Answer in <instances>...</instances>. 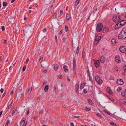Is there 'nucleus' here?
<instances>
[{"label":"nucleus","mask_w":126,"mask_h":126,"mask_svg":"<svg viewBox=\"0 0 126 126\" xmlns=\"http://www.w3.org/2000/svg\"><path fill=\"white\" fill-rule=\"evenodd\" d=\"M55 4L52 3L51 6L50 8H52L53 6L55 5Z\"/></svg>","instance_id":"56"},{"label":"nucleus","mask_w":126,"mask_h":126,"mask_svg":"<svg viewBox=\"0 0 126 126\" xmlns=\"http://www.w3.org/2000/svg\"><path fill=\"white\" fill-rule=\"evenodd\" d=\"M67 67V66L66 65H64L63 66V68L65 69H66V68Z\"/></svg>","instance_id":"64"},{"label":"nucleus","mask_w":126,"mask_h":126,"mask_svg":"<svg viewBox=\"0 0 126 126\" xmlns=\"http://www.w3.org/2000/svg\"><path fill=\"white\" fill-rule=\"evenodd\" d=\"M101 39V36H97L96 37L95 39V41L96 42H97L96 43V44L97 43L99 42V40Z\"/></svg>","instance_id":"18"},{"label":"nucleus","mask_w":126,"mask_h":126,"mask_svg":"<svg viewBox=\"0 0 126 126\" xmlns=\"http://www.w3.org/2000/svg\"><path fill=\"white\" fill-rule=\"evenodd\" d=\"M88 102L91 105L92 104V101H91V100L90 99L88 100Z\"/></svg>","instance_id":"39"},{"label":"nucleus","mask_w":126,"mask_h":126,"mask_svg":"<svg viewBox=\"0 0 126 126\" xmlns=\"http://www.w3.org/2000/svg\"><path fill=\"white\" fill-rule=\"evenodd\" d=\"M85 108L86 110L87 111H89L90 110V109L87 108L86 107Z\"/></svg>","instance_id":"48"},{"label":"nucleus","mask_w":126,"mask_h":126,"mask_svg":"<svg viewBox=\"0 0 126 126\" xmlns=\"http://www.w3.org/2000/svg\"><path fill=\"white\" fill-rule=\"evenodd\" d=\"M62 75H61L60 76H58V78L59 79H61L62 78Z\"/></svg>","instance_id":"58"},{"label":"nucleus","mask_w":126,"mask_h":126,"mask_svg":"<svg viewBox=\"0 0 126 126\" xmlns=\"http://www.w3.org/2000/svg\"><path fill=\"white\" fill-rule=\"evenodd\" d=\"M89 78V79L92 82H93V80L92 79V78L90 76V74L89 73V75H88Z\"/></svg>","instance_id":"40"},{"label":"nucleus","mask_w":126,"mask_h":126,"mask_svg":"<svg viewBox=\"0 0 126 126\" xmlns=\"http://www.w3.org/2000/svg\"><path fill=\"white\" fill-rule=\"evenodd\" d=\"M87 74L88 75H89V73H90V72H92L93 71L92 68V67H90V70H89L88 67L87 66Z\"/></svg>","instance_id":"7"},{"label":"nucleus","mask_w":126,"mask_h":126,"mask_svg":"<svg viewBox=\"0 0 126 126\" xmlns=\"http://www.w3.org/2000/svg\"><path fill=\"white\" fill-rule=\"evenodd\" d=\"M117 82L118 84L120 85H123L124 83L123 80L120 79L117 80Z\"/></svg>","instance_id":"6"},{"label":"nucleus","mask_w":126,"mask_h":126,"mask_svg":"<svg viewBox=\"0 0 126 126\" xmlns=\"http://www.w3.org/2000/svg\"><path fill=\"white\" fill-rule=\"evenodd\" d=\"M24 35L29 36L32 34V31L29 28H26L23 30Z\"/></svg>","instance_id":"2"},{"label":"nucleus","mask_w":126,"mask_h":126,"mask_svg":"<svg viewBox=\"0 0 126 126\" xmlns=\"http://www.w3.org/2000/svg\"><path fill=\"white\" fill-rule=\"evenodd\" d=\"M22 87L21 86H20L18 87V90H19V91L20 92L21 91L22 89Z\"/></svg>","instance_id":"42"},{"label":"nucleus","mask_w":126,"mask_h":126,"mask_svg":"<svg viewBox=\"0 0 126 126\" xmlns=\"http://www.w3.org/2000/svg\"><path fill=\"white\" fill-rule=\"evenodd\" d=\"M63 41L64 43H65L66 44L68 43V41L67 40H66V38L65 37H64L63 38Z\"/></svg>","instance_id":"23"},{"label":"nucleus","mask_w":126,"mask_h":126,"mask_svg":"<svg viewBox=\"0 0 126 126\" xmlns=\"http://www.w3.org/2000/svg\"><path fill=\"white\" fill-rule=\"evenodd\" d=\"M8 4L7 2H4L3 3V5L4 7L7 6Z\"/></svg>","instance_id":"33"},{"label":"nucleus","mask_w":126,"mask_h":126,"mask_svg":"<svg viewBox=\"0 0 126 126\" xmlns=\"http://www.w3.org/2000/svg\"><path fill=\"white\" fill-rule=\"evenodd\" d=\"M121 95L122 96L124 97H126V92L125 91H123L122 92Z\"/></svg>","instance_id":"17"},{"label":"nucleus","mask_w":126,"mask_h":126,"mask_svg":"<svg viewBox=\"0 0 126 126\" xmlns=\"http://www.w3.org/2000/svg\"><path fill=\"white\" fill-rule=\"evenodd\" d=\"M95 80L96 81V79H100V77H99V76H95Z\"/></svg>","instance_id":"35"},{"label":"nucleus","mask_w":126,"mask_h":126,"mask_svg":"<svg viewBox=\"0 0 126 126\" xmlns=\"http://www.w3.org/2000/svg\"><path fill=\"white\" fill-rule=\"evenodd\" d=\"M82 57L84 59V56H85V52L84 51H82Z\"/></svg>","instance_id":"44"},{"label":"nucleus","mask_w":126,"mask_h":126,"mask_svg":"<svg viewBox=\"0 0 126 126\" xmlns=\"http://www.w3.org/2000/svg\"><path fill=\"white\" fill-rule=\"evenodd\" d=\"M26 65H24V67H23V71H25V70L26 69Z\"/></svg>","instance_id":"45"},{"label":"nucleus","mask_w":126,"mask_h":126,"mask_svg":"<svg viewBox=\"0 0 126 126\" xmlns=\"http://www.w3.org/2000/svg\"><path fill=\"white\" fill-rule=\"evenodd\" d=\"M17 98H19L21 97L22 96V94L21 93H19L17 94Z\"/></svg>","instance_id":"27"},{"label":"nucleus","mask_w":126,"mask_h":126,"mask_svg":"<svg viewBox=\"0 0 126 126\" xmlns=\"http://www.w3.org/2000/svg\"><path fill=\"white\" fill-rule=\"evenodd\" d=\"M120 51L122 53H125L126 51V49L125 47L124 46H122L119 48Z\"/></svg>","instance_id":"5"},{"label":"nucleus","mask_w":126,"mask_h":126,"mask_svg":"<svg viewBox=\"0 0 126 126\" xmlns=\"http://www.w3.org/2000/svg\"><path fill=\"white\" fill-rule=\"evenodd\" d=\"M126 38V28L123 29L118 36L119 39H124Z\"/></svg>","instance_id":"1"},{"label":"nucleus","mask_w":126,"mask_h":126,"mask_svg":"<svg viewBox=\"0 0 126 126\" xmlns=\"http://www.w3.org/2000/svg\"><path fill=\"white\" fill-rule=\"evenodd\" d=\"M43 60V57L41 56L39 58V61L40 62V63H41L42 61Z\"/></svg>","instance_id":"29"},{"label":"nucleus","mask_w":126,"mask_h":126,"mask_svg":"<svg viewBox=\"0 0 126 126\" xmlns=\"http://www.w3.org/2000/svg\"><path fill=\"white\" fill-rule=\"evenodd\" d=\"M1 29L2 30V31H3L4 30H5V28L4 26H2L1 27Z\"/></svg>","instance_id":"52"},{"label":"nucleus","mask_w":126,"mask_h":126,"mask_svg":"<svg viewBox=\"0 0 126 126\" xmlns=\"http://www.w3.org/2000/svg\"><path fill=\"white\" fill-rule=\"evenodd\" d=\"M108 98L110 99V100H111V101H113V100H113V98H112V97H110V96H109L108 97Z\"/></svg>","instance_id":"49"},{"label":"nucleus","mask_w":126,"mask_h":126,"mask_svg":"<svg viewBox=\"0 0 126 126\" xmlns=\"http://www.w3.org/2000/svg\"><path fill=\"white\" fill-rule=\"evenodd\" d=\"M65 31L67 32L68 31V28L67 25H65Z\"/></svg>","instance_id":"31"},{"label":"nucleus","mask_w":126,"mask_h":126,"mask_svg":"<svg viewBox=\"0 0 126 126\" xmlns=\"http://www.w3.org/2000/svg\"><path fill=\"white\" fill-rule=\"evenodd\" d=\"M29 58H28L26 60V63L27 64L28 63V62H29Z\"/></svg>","instance_id":"51"},{"label":"nucleus","mask_w":126,"mask_h":126,"mask_svg":"<svg viewBox=\"0 0 126 126\" xmlns=\"http://www.w3.org/2000/svg\"><path fill=\"white\" fill-rule=\"evenodd\" d=\"M71 17L70 15L68 14H67L66 16V19L67 20H68Z\"/></svg>","instance_id":"21"},{"label":"nucleus","mask_w":126,"mask_h":126,"mask_svg":"<svg viewBox=\"0 0 126 126\" xmlns=\"http://www.w3.org/2000/svg\"><path fill=\"white\" fill-rule=\"evenodd\" d=\"M106 112L108 114V115H110V112L108 111L107 110L106 111Z\"/></svg>","instance_id":"57"},{"label":"nucleus","mask_w":126,"mask_h":126,"mask_svg":"<svg viewBox=\"0 0 126 126\" xmlns=\"http://www.w3.org/2000/svg\"><path fill=\"white\" fill-rule=\"evenodd\" d=\"M120 22L119 23L121 25V26L123 25L125 23H126V20H122L119 22Z\"/></svg>","instance_id":"9"},{"label":"nucleus","mask_w":126,"mask_h":126,"mask_svg":"<svg viewBox=\"0 0 126 126\" xmlns=\"http://www.w3.org/2000/svg\"><path fill=\"white\" fill-rule=\"evenodd\" d=\"M104 30L105 32L106 33H107L109 31H111L109 30V28L108 27H105L104 29Z\"/></svg>","instance_id":"16"},{"label":"nucleus","mask_w":126,"mask_h":126,"mask_svg":"<svg viewBox=\"0 0 126 126\" xmlns=\"http://www.w3.org/2000/svg\"><path fill=\"white\" fill-rule=\"evenodd\" d=\"M113 20L115 22H119L121 20L120 16H115L113 17Z\"/></svg>","instance_id":"4"},{"label":"nucleus","mask_w":126,"mask_h":126,"mask_svg":"<svg viewBox=\"0 0 126 126\" xmlns=\"http://www.w3.org/2000/svg\"><path fill=\"white\" fill-rule=\"evenodd\" d=\"M115 60L117 63H120V60L119 57L117 56H116L115 57Z\"/></svg>","instance_id":"10"},{"label":"nucleus","mask_w":126,"mask_h":126,"mask_svg":"<svg viewBox=\"0 0 126 126\" xmlns=\"http://www.w3.org/2000/svg\"><path fill=\"white\" fill-rule=\"evenodd\" d=\"M79 47H78L77 48V49L76 50V54H78L79 53Z\"/></svg>","instance_id":"37"},{"label":"nucleus","mask_w":126,"mask_h":126,"mask_svg":"<svg viewBox=\"0 0 126 126\" xmlns=\"http://www.w3.org/2000/svg\"><path fill=\"white\" fill-rule=\"evenodd\" d=\"M32 90V88L31 87L30 88H29L28 90V93L29 94L30 93H31V92Z\"/></svg>","instance_id":"41"},{"label":"nucleus","mask_w":126,"mask_h":126,"mask_svg":"<svg viewBox=\"0 0 126 126\" xmlns=\"http://www.w3.org/2000/svg\"><path fill=\"white\" fill-rule=\"evenodd\" d=\"M47 83V81H45L43 82V85H44L45 84Z\"/></svg>","instance_id":"61"},{"label":"nucleus","mask_w":126,"mask_h":126,"mask_svg":"<svg viewBox=\"0 0 126 126\" xmlns=\"http://www.w3.org/2000/svg\"><path fill=\"white\" fill-rule=\"evenodd\" d=\"M96 82H97L98 84H101L102 82V80L100 79H96Z\"/></svg>","instance_id":"22"},{"label":"nucleus","mask_w":126,"mask_h":126,"mask_svg":"<svg viewBox=\"0 0 126 126\" xmlns=\"http://www.w3.org/2000/svg\"><path fill=\"white\" fill-rule=\"evenodd\" d=\"M80 0H77L75 3V5L77 6L79 3Z\"/></svg>","instance_id":"28"},{"label":"nucleus","mask_w":126,"mask_h":126,"mask_svg":"<svg viewBox=\"0 0 126 126\" xmlns=\"http://www.w3.org/2000/svg\"><path fill=\"white\" fill-rule=\"evenodd\" d=\"M17 109L16 108L15 110L14 111H13L12 112V115H14L15 114V112L17 111Z\"/></svg>","instance_id":"36"},{"label":"nucleus","mask_w":126,"mask_h":126,"mask_svg":"<svg viewBox=\"0 0 126 126\" xmlns=\"http://www.w3.org/2000/svg\"><path fill=\"white\" fill-rule=\"evenodd\" d=\"M6 92H4V93H3L2 96V97L3 98V97H4L5 95H6Z\"/></svg>","instance_id":"55"},{"label":"nucleus","mask_w":126,"mask_h":126,"mask_svg":"<svg viewBox=\"0 0 126 126\" xmlns=\"http://www.w3.org/2000/svg\"><path fill=\"white\" fill-rule=\"evenodd\" d=\"M59 67V66L58 65H57V64H56L54 66V70L55 71H56L58 67Z\"/></svg>","instance_id":"26"},{"label":"nucleus","mask_w":126,"mask_h":126,"mask_svg":"<svg viewBox=\"0 0 126 126\" xmlns=\"http://www.w3.org/2000/svg\"><path fill=\"white\" fill-rule=\"evenodd\" d=\"M110 80L114 79V78L112 77H111L110 78Z\"/></svg>","instance_id":"63"},{"label":"nucleus","mask_w":126,"mask_h":126,"mask_svg":"<svg viewBox=\"0 0 126 126\" xmlns=\"http://www.w3.org/2000/svg\"><path fill=\"white\" fill-rule=\"evenodd\" d=\"M83 92L85 94L87 93V92L86 89H84L83 90Z\"/></svg>","instance_id":"47"},{"label":"nucleus","mask_w":126,"mask_h":126,"mask_svg":"<svg viewBox=\"0 0 126 126\" xmlns=\"http://www.w3.org/2000/svg\"><path fill=\"white\" fill-rule=\"evenodd\" d=\"M121 90V87H119L117 89V91L118 92H120Z\"/></svg>","instance_id":"43"},{"label":"nucleus","mask_w":126,"mask_h":126,"mask_svg":"<svg viewBox=\"0 0 126 126\" xmlns=\"http://www.w3.org/2000/svg\"><path fill=\"white\" fill-rule=\"evenodd\" d=\"M121 25L119 23H117L115 25V30L118 29V28H119L120 27Z\"/></svg>","instance_id":"14"},{"label":"nucleus","mask_w":126,"mask_h":126,"mask_svg":"<svg viewBox=\"0 0 126 126\" xmlns=\"http://www.w3.org/2000/svg\"><path fill=\"white\" fill-rule=\"evenodd\" d=\"M107 92L110 94L111 95L112 94V92L111 90L109 87H108L107 89Z\"/></svg>","instance_id":"11"},{"label":"nucleus","mask_w":126,"mask_h":126,"mask_svg":"<svg viewBox=\"0 0 126 126\" xmlns=\"http://www.w3.org/2000/svg\"><path fill=\"white\" fill-rule=\"evenodd\" d=\"M100 61L102 63H103L105 62V59L104 57L102 56L101 57Z\"/></svg>","instance_id":"13"},{"label":"nucleus","mask_w":126,"mask_h":126,"mask_svg":"<svg viewBox=\"0 0 126 126\" xmlns=\"http://www.w3.org/2000/svg\"><path fill=\"white\" fill-rule=\"evenodd\" d=\"M120 102L122 104H123L126 103V99H123L121 100H120Z\"/></svg>","instance_id":"12"},{"label":"nucleus","mask_w":126,"mask_h":126,"mask_svg":"<svg viewBox=\"0 0 126 126\" xmlns=\"http://www.w3.org/2000/svg\"><path fill=\"white\" fill-rule=\"evenodd\" d=\"M110 124L112 126H113L114 125V124L112 122H110Z\"/></svg>","instance_id":"62"},{"label":"nucleus","mask_w":126,"mask_h":126,"mask_svg":"<svg viewBox=\"0 0 126 126\" xmlns=\"http://www.w3.org/2000/svg\"><path fill=\"white\" fill-rule=\"evenodd\" d=\"M3 91H4V90H3V89L1 88V89L0 90V91L1 93H2L3 92Z\"/></svg>","instance_id":"53"},{"label":"nucleus","mask_w":126,"mask_h":126,"mask_svg":"<svg viewBox=\"0 0 126 126\" xmlns=\"http://www.w3.org/2000/svg\"><path fill=\"white\" fill-rule=\"evenodd\" d=\"M46 28H44L43 30V32H46Z\"/></svg>","instance_id":"60"},{"label":"nucleus","mask_w":126,"mask_h":126,"mask_svg":"<svg viewBox=\"0 0 126 126\" xmlns=\"http://www.w3.org/2000/svg\"><path fill=\"white\" fill-rule=\"evenodd\" d=\"M112 43L113 44L116 43V40L114 39H113L111 40Z\"/></svg>","instance_id":"25"},{"label":"nucleus","mask_w":126,"mask_h":126,"mask_svg":"<svg viewBox=\"0 0 126 126\" xmlns=\"http://www.w3.org/2000/svg\"><path fill=\"white\" fill-rule=\"evenodd\" d=\"M9 21H10L11 23H14L15 22L14 19L12 17L8 19Z\"/></svg>","instance_id":"15"},{"label":"nucleus","mask_w":126,"mask_h":126,"mask_svg":"<svg viewBox=\"0 0 126 126\" xmlns=\"http://www.w3.org/2000/svg\"><path fill=\"white\" fill-rule=\"evenodd\" d=\"M85 85V83H83L82 84H81L80 88L81 89V88L82 87V88H83Z\"/></svg>","instance_id":"32"},{"label":"nucleus","mask_w":126,"mask_h":126,"mask_svg":"<svg viewBox=\"0 0 126 126\" xmlns=\"http://www.w3.org/2000/svg\"><path fill=\"white\" fill-rule=\"evenodd\" d=\"M48 85H45L44 90L45 92H47L48 90Z\"/></svg>","instance_id":"20"},{"label":"nucleus","mask_w":126,"mask_h":126,"mask_svg":"<svg viewBox=\"0 0 126 126\" xmlns=\"http://www.w3.org/2000/svg\"><path fill=\"white\" fill-rule=\"evenodd\" d=\"M96 115L99 117H101V115L99 113H97L96 114Z\"/></svg>","instance_id":"38"},{"label":"nucleus","mask_w":126,"mask_h":126,"mask_svg":"<svg viewBox=\"0 0 126 126\" xmlns=\"http://www.w3.org/2000/svg\"><path fill=\"white\" fill-rule=\"evenodd\" d=\"M123 69L126 72V65H125L123 67Z\"/></svg>","instance_id":"46"},{"label":"nucleus","mask_w":126,"mask_h":126,"mask_svg":"<svg viewBox=\"0 0 126 126\" xmlns=\"http://www.w3.org/2000/svg\"><path fill=\"white\" fill-rule=\"evenodd\" d=\"M15 33L16 34L17 33H18V32L19 31V29L17 28H15Z\"/></svg>","instance_id":"24"},{"label":"nucleus","mask_w":126,"mask_h":126,"mask_svg":"<svg viewBox=\"0 0 126 126\" xmlns=\"http://www.w3.org/2000/svg\"><path fill=\"white\" fill-rule=\"evenodd\" d=\"M57 18V13H55L53 15V18L55 19L56 18Z\"/></svg>","instance_id":"34"},{"label":"nucleus","mask_w":126,"mask_h":126,"mask_svg":"<svg viewBox=\"0 0 126 126\" xmlns=\"http://www.w3.org/2000/svg\"><path fill=\"white\" fill-rule=\"evenodd\" d=\"M63 14V11L62 10H61L60 12V14L62 15Z\"/></svg>","instance_id":"50"},{"label":"nucleus","mask_w":126,"mask_h":126,"mask_svg":"<svg viewBox=\"0 0 126 126\" xmlns=\"http://www.w3.org/2000/svg\"><path fill=\"white\" fill-rule=\"evenodd\" d=\"M25 121L24 120H22L20 123V126H23L25 124Z\"/></svg>","instance_id":"19"},{"label":"nucleus","mask_w":126,"mask_h":126,"mask_svg":"<svg viewBox=\"0 0 126 126\" xmlns=\"http://www.w3.org/2000/svg\"><path fill=\"white\" fill-rule=\"evenodd\" d=\"M94 60V64L95 66L96 67L98 68L99 66V60L96 61Z\"/></svg>","instance_id":"8"},{"label":"nucleus","mask_w":126,"mask_h":126,"mask_svg":"<svg viewBox=\"0 0 126 126\" xmlns=\"http://www.w3.org/2000/svg\"><path fill=\"white\" fill-rule=\"evenodd\" d=\"M12 105V104H10L8 106V109H10L11 108Z\"/></svg>","instance_id":"59"},{"label":"nucleus","mask_w":126,"mask_h":126,"mask_svg":"<svg viewBox=\"0 0 126 126\" xmlns=\"http://www.w3.org/2000/svg\"><path fill=\"white\" fill-rule=\"evenodd\" d=\"M79 88V85L77 84L76 85V91H77Z\"/></svg>","instance_id":"30"},{"label":"nucleus","mask_w":126,"mask_h":126,"mask_svg":"<svg viewBox=\"0 0 126 126\" xmlns=\"http://www.w3.org/2000/svg\"><path fill=\"white\" fill-rule=\"evenodd\" d=\"M76 60L75 59L73 60V62H74V63H73V65H76V63H75Z\"/></svg>","instance_id":"54"},{"label":"nucleus","mask_w":126,"mask_h":126,"mask_svg":"<svg viewBox=\"0 0 126 126\" xmlns=\"http://www.w3.org/2000/svg\"><path fill=\"white\" fill-rule=\"evenodd\" d=\"M103 25L102 24L100 23H98L96 26V31L97 32H100L102 30Z\"/></svg>","instance_id":"3"}]
</instances>
